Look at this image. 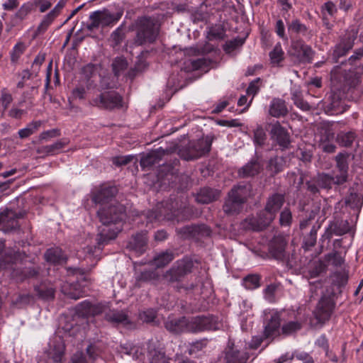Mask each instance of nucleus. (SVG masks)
<instances>
[{"label":"nucleus","mask_w":363,"mask_h":363,"mask_svg":"<svg viewBox=\"0 0 363 363\" xmlns=\"http://www.w3.org/2000/svg\"><path fill=\"white\" fill-rule=\"evenodd\" d=\"M261 169V165L257 162H250L246 165H245L242 169L239 171V174L242 177H252L257 174Z\"/></svg>","instance_id":"nucleus-27"},{"label":"nucleus","mask_w":363,"mask_h":363,"mask_svg":"<svg viewBox=\"0 0 363 363\" xmlns=\"http://www.w3.org/2000/svg\"><path fill=\"white\" fill-rule=\"evenodd\" d=\"M66 140H59L52 145H46L43 147V152L50 155H56L67 145Z\"/></svg>","instance_id":"nucleus-31"},{"label":"nucleus","mask_w":363,"mask_h":363,"mask_svg":"<svg viewBox=\"0 0 363 363\" xmlns=\"http://www.w3.org/2000/svg\"><path fill=\"white\" fill-rule=\"evenodd\" d=\"M65 350V343L61 337L55 335L50 340L48 354L55 362L62 361Z\"/></svg>","instance_id":"nucleus-11"},{"label":"nucleus","mask_w":363,"mask_h":363,"mask_svg":"<svg viewBox=\"0 0 363 363\" xmlns=\"http://www.w3.org/2000/svg\"><path fill=\"white\" fill-rule=\"evenodd\" d=\"M56 0H34V4L39 6L40 11L43 13L50 8Z\"/></svg>","instance_id":"nucleus-50"},{"label":"nucleus","mask_w":363,"mask_h":363,"mask_svg":"<svg viewBox=\"0 0 363 363\" xmlns=\"http://www.w3.org/2000/svg\"><path fill=\"white\" fill-rule=\"evenodd\" d=\"M18 6V2L16 0H7L4 4L3 6L6 10H11L16 8Z\"/></svg>","instance_id":"nucleus-64"},{"label":"nucleus","mask_w":363,"mask_h":363,"mask_svg":"<svg viewBox=\"0 0 363 363\" xmlns=\"http://www.w3.org/2000/svg\"><path fill=\"white\" fill-rule=\"evenodd\" d=\"M60 133H59V130H57V129H52V130H46V131H43V133H40V136H39V138L42 140H47L50 138H54V137H56L57 135H59Z\"/></svg>","instance_id":"nucleus-56"},{"label":"nucleus","mask_w":363,"mask_h":363,"mask_svg":"<svg viewBox=\"0 0 363 363\" xmlns=\"http://www.w3.org/2000/svg\"><path fill=\"white\" fill-rule=\"evenodd\" d=\"M116 193V189L113 186H101L100 189L94 194L92 201L96 204L106 206L111 202L112 199Z\"/></svg>","instance_id":"nucleus-13"},{"label":"nucleus","mask_w":363,"mask_h":363,"mask_svg":"<svg viewBox=\"0 0 363 363\" xmlns=\"http://www.w3.org/2000/svg\"><path fill=\"white\" fill-rule=\"evenodd\" d=\"M85 95V89L84 87H77L73 90V96L75 98L83 99Z\"/></svg>","instance_id":"nucleus-63"},{"label":"nucleus","mask_w":363,"mask_h":363,"mask_svg":"<svg viewBox=\"0 0 363 363\" xmlns=\"http://www.w3.org/2000/svg\"><path fill=\"white\" fill-rule=\"evenodd\" d=\"M128 354H132L135 359L143 361V363H170L162 350L152 342L147 343L146 349L134 346Z\"/></svg>","instance_id":"nucleus-3"},{"label":"nucleus","mask_w":363,"mask_h":363,"mask_svg":"<svg viewBox=\"0 0 363 363\" xmlns=\"http://www.w3.org/2000/svg\"><path fill=\"white\" fill-rule=\"evenodd\" d=\"M17 214L11 209L0 213V230L7 231L17 226Z\"/></svg>","instance_id":"nucleus-16"},{"label":"nucleus","mask_w":363,"mask_h":363,"mask_svg":"<svg viewBox=\"0 0 363 363\" xmlns=\"http://www.w3.org/2000/svg\"><path fill=\"white\" fill-rule=\"evenodd\" d=\"M322 11L324 15L327 13L328 15L333 16L336 12L337 9L333 2L328 1L323 6Z\"/></svg>","instance_id":"nucleus-55"},{"label":"nucleus","mask_w":363,"mask_h":363,"mask_svg":"<svg viewBox=\"0 0 363 363\" xmlns=\"http://www.w3.org/2000/svg\"><path fill=\"white\" fill-rule=\"evenodd\" d=\"M240 201L241 200H236L235 198L228 195V198L223 206L224 211L228 214L238 213L241 210L242 206Z\"/></svg>","instance_id":"nucleus-28"},{"label":"nucleus","mask_w":363,"mask_h":363,"mask_svg":"<svg viewBox=\"0 0 363 363\" xmlns=\"http://www.w3.org/2000/svg\"><path fill=\"white\" fill-rule=\"evenodd\" d=\"M284 160L281 157L272 158L269 162L268 167L273 173H278L283 168Z\"/></svg>","instance_id":"nucleus-38"},{"label":"nucleus","mask_w":363,"mask_h":363,"mask_svg":"<svg viewBox=\"0 0 363 363\" xmlns=\"http://www.w3.org/2000/svg\"><path fill=\"white\" fill-rule=\"evenodd\" d=\"M174 258L171 252H162L154 259V264L157 267H162L169 264Z\"/></svg>","instance_id":"nucleus-32"},{"label":"nucleus","mask_w":363,"mask_h":363,"mask_svg":"<svg viewBox=\"0 0 363 363\" xmlns=\"http://www.w3.org/2000/svg\"><path fill=\"white\" fill-rule=\"evenodd\" d=\"M291 220V213L290 211L285 209L280 214V223L281 225H289Z\"/></svg>","instance_id":"nucleus-52"},{"label":"nucleus","mask_w":363,"mask_h":363,"mask_svg":"<svg viewBox=\"0 0 363 363\" xmlns=\"http://www.w3.org/2000/svg\"><path fill=\"white\" fill-rule=\"evenodd\" d=\"M157 162L156 152H151L143 157L140 160V165L145 168L150 167Z\"/></svg>","instance_id":"nucleus-42"},{"label":"nucleus","mask_w":363,"mask_h":363,"mask_svg":"<svg viewBox=\"0 0 363 363\" xmlns=\"http://www.w3.org/2000/svg\"><path fill=\"white\" fill-rule=\"evenodd\" d=\"M133 156H119L113 158V163L117 166H122L128 164L132 160Z\"/></svg>","instance_id":"nucleus-53"},{"label":"nucleus","mask_w":363,"mask_h":363,"mask_svg":"<svg viewBox=\"0 0 363 363\" xmlns=\"http://www.w3.org/2000/svg\"><path fill=\"white\" fill-rule=\"evenodd\" d=\"M93 104L105 108H114L122 106V97L116 91L104 92L93 101Z\"/></svg>","instance_id":"nucleus-10"},{"label":"nucleus","mask_w":363,"mask_h":363,"mask_svg":"<svg viewBox=\"0 0 363 363\" xmlns=\"http://www.w3.org/2000/svg\"><path fill=\"white\" fill-rule=\"evenodd\" d=\"M156 317V312L155 311L150 309L147 310L146 311L143 312V313L140 314V318L145 321V322H152L155 320Z\"/></svg>","instance_id":"nucleus-54"},{"label":"nucleus","mask_w":363,"mask_h":363,"mask_svg":"<svg viewBox=\"0 0 363 363\" xmlns=\"http://www.w3.org/2000/svg\"><path fill=\"white\" fill-rule=\"evenodd\" d=\"M266 134L262 128H257L254 132V141L257 145H262L265 140Z\"/></svg>","instance_id":"nucleus-48"},{"label":"nucleus","mask_w":363,"mask_h":363,"mask_svg":"<svg viewBox=\"0 0 363 363\" xmlns=\"http://www.w3.org/2000/svg\"><path fill=\"white\" fill-rule=\"evenodd\" d=\"M306 26L301 23L299 20H293L288 24V30L293 33H304L306 32Z\"/></svg>","instance_id":"nucleus-35"},{"label":"nucleus","mask_w":363,"mask_h":363,"mask_svg":"<svg viewBox=\"0 0 363 363\" xmlns=\"http://www.w3.org/2000/svg\"><path fill=\"white\" fill-rule=\"evenodd\" d=\"M260 278L257 274L248 275L243 279L242 284L247 289H254L259 286Z\"/></svg>","instance_id":"nucleus-33"},{"label":"nucleus","mask_w":363,"mask_h":363,"mask_svg":"<svg viewBox=\"0 0 363 363\" xmlns=\"http://www.w3.org/2000/svg\"><path fill=\"white\" fill-rule=\"evenodd\" d=\"M283 195L274 194L270 196L266 203L264 211L258 216L257 218L246 219L245 226L255 231H259L268 226L274 219L277 213L284 204Z\"/></svg>","instance_id":"nucleus-2"},{"label":"nucleus","mask_w":363,"mask_h":363,"mask_svg":"<svg viewBox=\"0 0 363 363\" xmlns=\"http://www.w3.org/2000/svg\"><path fill=\"white\" fill-rule=\"evenodd\" d=\"M119 18L120 16L116 17L107 10L96 11L90 14L87 28L91 30L99 26H108L116 23Z\"/></svg>","instance_id":"nucleus-9"},{"label":"nucleus","mask_w":363,"mask_h":363,"mask_svg":"<svg viewBox=\"0 0 363 363\" xmlns=\"http://www.w3.org/2000/svg\"><path fill=\"white\" fill-rule=\"evenodd\" d=\"M284 52L280 43H277L269 52L270 62L273 66H279L284 60Z\"/></svg>","instance_id":"nucleus-29"},{"label":"nucleus","mask_w":363,"mask_h":363,"mask_svg":"<svg viewBox=\"0 0 363 363\" xmlns=\"http://www.w3.org/2000/svg\"><path fill=\"white\" fill-rule=\"evenodd\" d=\"M301 328V323H299L298 321H290L283 325L281 328V331L283 334L286 335H289L299 330Z\"/></svg>","instance_id":"nucleus-34"},{"label":"nucleus","mask_w":363,"mask_h":363,"mask_svg":"<svg viewBox=\"0 0 363 363\" xmlns=\"http://www.w3.org/2000/svg\"><path fill=\"white\" fill-rule=\"evenodd\" d=\"M97 71V67L95 65L88 64L82 68V74L87 79L93 77Z\"/></svg>","instance_id":"nucleus-49"},{"label":"nucleus","mask_w":363,"mask_h":363,"mask_svg":"<svg viewBox=\"0 0 363 363\" xmlns=\"http://www.w3.org/2000/svg\"><path fill=\"white\" fill-rule=\"evenodd\" d=\"M157 34L158 27L154 21L149 18H143L139 21L135 43L138 45L152 43L156 39Z\"/></svg>","instance_id":"nucleus-6"},{"label":"nucleus","mask_w":363,"mask_h":363,"mask_svg":"<svg viewBox=\"0 0 363 363\" xmlns=\"http://www.w3.org/2000/svg\"><path fill=\"white\" fill-rule=\"evenodd\" d=\"M72 363H86L82 352H77L72 359Z\"/></svg>","instance_id":"nucleus-62"},{"label":"nucleus","mask_w":363,"mask_h":363,"mask_svg":"<svg viewBox=\"0 0 363 363\" xmlns=\"http://www.w3.org/2000/svg\"><path fill=\"white\" fill-rule=\"evenodd\" d=\"M291 48L294 50L291 51L292 55L296 56L301 60H308L312 55L311 48L301 41H296L293 43Z\"/></svg>","instance_id":"nucleus-21"},{"label":"nucleus","mask_w":363,"mask_h":363,"mask_svg":"<svg viewBox=\"0 0 363 363\" xmlns=\"http://www.w3.org/2000/svg\"><path fill=\"white\" fill-rule=\"evenodd\" d=\"M213 138L207 135L196 141H191L186 147L179 150V155L185 160L196 159L206 153L211 149Z\"/></svg>","instance_id":"nucleus-5"},{"label":"nucleus","mask_w":363,"mask_h":363,"mask_svg":"<svg viewBox=\"0 0 363 363\" xmlns=\"http://www.w3.org/2000/svg\"><path fill=\"white\" fill-rule=\"evenodd\" d=\"M191 17L194 21H204L208 18V6L202 4L199 8L191 12Z\"/></svg>","instance_id":"nucleus-30"},{"label":"nucleus","mask_w":363,"mask_h":363,"mask_svg":"<svg viewBox=\"0 0 363 363\" xmlns=\"http://www.w3.org/2000/svg\"><path fill=\"white\" fill-rule=\"evenodd\" d=\"M191 69L192 70H198L202 69L204 70L207 67V62L204 58H198L196 60H191L190 62Z\"/></svg>","instance_id":"nucleus-46"},{"label":"nucleus","mask_w":363,"mask_h":363,"mask_svg":"<svg viewBox=\"0 0 363 363\" xmlns=\"http://www.w3.org/2000/svg\"><path fill=\"white\" fill-rule=\"evenodd\" d=\"M43 125L42 121H33L26 128L20 129L18 132L20 138L23 139L34 134Z\"/></svg>","instance_id":"nucleus-26"},{"label":"nucleus","mask_w":363,"mask_h":363,"mask_svg":"<svg viewBox=\"0 0 363 363\" xmlns=\"http://www.w3.org/2000/svg\"><path fill=\"white\" fill-rule=\"evenodd\" d=\"M45 258L47 262L55 264H63L67 259L62 250L59 247L48 249L45 254Z\"/></svg>","instance_id":"nucleus-23"},{"label":"nucleus","mask_w":363,"mask_h":363,"mask_svg":"<svg viewBox=\"0 0 363 363\" xmlns=\"http://www.w3.org/2000/svg\"><path fill=\"white\" fill-rule=\"evenodd\" d=\"M248 356L245 352H240L234 348L233 344H228L225 352L224 360L225 363H245Z\"/></svg>","instance_id":"nucleus-15"},{"label":"nucleus","mask_w":363,"mask_h":363,"mask_svg":"<svg viewBox=\"0 0 363 363\" xmlns=\"http://www.w3.org/2000/svg\"><path fill=\"white\" fill-rule=\"evenodd\" d=\"M309 274L310 277H315L318 276L325 269V265L320 261H314L310 264Z\"/></svg>","instance_id":"nucleus-37"},{"label":"nucleus","mask_w":363,"mask_h":363,"mask_svg":"<svg viewBox=\"0 0 363 363\" xmlns=\"http://www.w3.org/2000/svg\"><path fill=\"white\" fill-rule=\"evenodd\" d=\"M111 38L116 45H118L122 41L123 38L122 30L120 28H117L112 33Z\"/></svg>","instance_id":"nucleus-57"},{"label":"nucleus","mask_w":363,"mask_h":363,"mask_svg":"<svg viewBox=\"0 0 363 363\" xmlns=\"http://www.w3.org/2000/svg\"><path fill=\"white\" fill-rule=\"evenodd\" d=\"M337 167L333 171V177L335 184H340L346 182L347 177L348 164L344 155L339 154L336 157Z\"/></svg>","instance_id":"nucleus-12"},{"label":"nucleus","mask_w":363,"mask_h":363,"mask_svg":"<svg viewBox=\"0 0 363 363\" xmlns=\"http://www.w3.org/2000/svg\"><path fill=\"white\" fill-rule=\"evenodd\" d=\"M76 311L80 316H88L92 312V306L89 301H83L76 306Z\"/></svg>","instance_id":"nucleus-36"},{"label":"nucleus","mask_w":363,"mask_h":363,"mask_svg":"<svg viewBox=\"0 0 363 363\" xmlns=\"http://www.w3.org/2000/svg\"><path fill=\"white\" fill-rule=\"evenodd\" d=\"M25 113L26 111L24 110L13 107L9 111L8 115L11 118L19 119Z\"/></svg>","instance_id":"nucleus-58"},{"label":"nucleus","mask_w":363,"mask_h":363,"mask_svg":"<svg viewBox=\"0 0 363 363\" xmlns=\"http://www.w3.org/2000/svg\"><path fill=\"white\" fill-rule=\"evenodd\" d=\"M186 333H199L204 330H216L218 323L213 317L194 316L186 318Z\"/></svg>","instance_id":"nucleus-7"},{"label":"nucleus","mask_w":363,"mask_h":363,"mask_svg":"<svg viewBox=\"0 0 363 363\" xmlns=\"http://www.w3.org/2000/svg\"><path fill=\"white\" fill-rule=\"evenodd\" d=\"M317 182L322 188H329L333 184H335L333 177L327 174H319Z\"/></svg>","instance_id":"nucleus-39"},{"label":"nucleus","mask_w":363,"mask_h":363,"mask_svg":"<svg viewBox=\"0 0 363 363\" xmlns=\"http://www.w3.org/2000/svg\"><path fill=\"white\" fill-rule=\"evenodd\" d=\"M147 244L146 232L137 233L132 238L128 243V247L134 251L138 255L143 254L145 251Z\"/></svg>","instance_id":"nucleus-18"},{"label":"nucleus","mask_w":363,"mask_h":363,"mask_svg":"<svg viewBox=\"0 0 363 363\" xmlns=\"http://www.w3.org/2000/svg\"><path fill=\"white\" fill-rule=\"evenodd\" d=\"M220 192L210 188H203L197 194L196 200L201 203H208L217 199Z\"/></svg>","instance_id":"nucleus-24"},{"label":"nucleus","mask_w":363,"mask_h":363,"mask_svg":"<svg viewBox=\"0 0 363 363\" xmlns=\"http://www.w3.org/2000/svg\"><path fill=\"white\" fill-rule=\"evenodd\" d=\"M335 296L333 286H326L314 311V315L319 323H324L330 318L336 304Z\"/></svg>","instance_id":"nucleus-4"},{"label":"nucleus","mask_w":363,"mask_h":363,"mask_svg":"<svg viewBox=\"0 0 363 363\" xmlns=\"http://www.w3.org/2000/svg\"><path fill=\"white\" fill-rule=\"evenodd\" d=\"M275 31L279 37L281 39L287 40L288 38L285 34V26L282 20L279 19L276 23Z\"/></svg>","instance_id":"nucleus-51"},{"label":"nucleus","mask_w":363,"mask_h":363,"mask_svg":"<svg viewBox=\"0 0 363 363\" xmlns=\"http://www.w3.org/2000/svg\"><path fill=\"white\" fill-rule=\"evenodd\" d=\"M269 113L275 118L286 116L288 113V108L285 101L278 98L273 99L270 103Z\"/></svg>","instance_id":"nucleus-19"},{"label":"nucleus","mask_w":363,"mask_h":363,"mask_svg":"<svg viewBox=\"0 0 363 363\" xmlns=\"http://www.w3.org/2000/svg\"><path fill=\"white\" fill-rule=\"evenodd\" d=\"M161 213H164L166 219L176 220L177 222L190 219L193 216L190 208L186 205H179L178 201L167 203Z\"/></svg>","instance_id":"nucleus-8"},{"label":"nucleus","mask_w":363,"mask_h":363,"mask_svg":"<svg viewBox=\"0 0 363 363\" xmlns=\"http://www.w3.org/2000/svg\"><path fill=\"white\" fill-rule=\"evenodd\" d=\"M328 260H333V264L337 266L343 262L342 257L337 253H333L328 255Z\"/></svg>","instance_id":"nucleus-61"},{"label":"nucleus","mask_w":363,"mask_h":363,"mask_svg":"<svg viewBox=\"0 0 363 363\" xmlns=\"http://www.w3.org/2000/svg\"><path fill=\"white\" fill-rule=\"evenodd\" d=\"M262 342V337L255 336L252 338L250 342L249 343V347L250 349H257L260 346Z\"/></svg>","instance_id":"nucleus-60"},{"label":"nucleus","mask_w":363,"mask_h":363,"mask_svg":"<svg viewBox=\"0 0 363 363\" xmlns=\"http://www.w3.org/2000/svg\"><path fill=\"white\" fill-rule=\"evenodd\" d=\"M165 328L169 332L175 334L186 333V317L169 318L165 323Z\"/></svg>","instance_id":"nucleus-20"},{"label":"nucleus","mask_w":363,"mask_h":363,"mask_svg":"<svg viewBox=\"0 0 363 363\" xmlns=\"http://www.w3.org/2000/svg\"><path fill=\"white\" fill-rule=\"evenodd\" d=\"M252 194V188L250 184L238 185L235 186L231 191L228 194L236 200H241L240 202L243 204L247 199Z\"/></svg>","instance_id":"nucleus-22"},{"label":"nucleus","mask_w":363,"mask_h":363,"mask_svg":"<svg viewBox=\"0 0 363 363\" xmlns=\"http://www.w3.org/2000/svg\"><path fill=\"white\" fill-rule=\"evenodd\" d=\"M98 216L104 228L100 230L98 236V243L104 245L108 241L115 239L118 233L121 231L123 221L125 217V209L122 205L104 206L98 211Z\"/></svg>","instance_id":"nucleus-1"},{"label":"nucleus","mask_w":363,"mask_h":363,"mask_svg":"<svg viewBox=\"0 0 363 363\" xmlns=\"http://www.w3.org/2000/svg\"><path fill=\"white\" fill-rule=\"evenodd\" d=\"M12 101L13 98L11 94L6 91V89H3L1 91L0 101L4 110H6L9 107Z\"/></svg>","instance_id":"nucleus-47"},{"label":"nucleus","mask_w":363,"mask_h":363,"mask_svg":"<svg viewBox=\"0 0 363 363\" xmlns=\"http://www.w3.org/2000/svg\"><path fill=\"white\" fill-rule=\"evenodd\" d=\"M105 318L108 322L113 324H127L128 319L126 313L123 311L116 310H109L105 314Z\"/></svg>","instance_id":"nucleus-25"},{"label":"nucleus","mask_w":363,"mask_h":363,"mask_svg":"<svg viewBox=\"0 0 363 363\" xmlns=\"http://www.w3.org/2000/svg\"><path fill=\"white\" fill-rule=\"evenodd\" d=\"M294 104L301 110L306 111L311 109V106L308 102L305 101L303 98L294 102Z\"/></svg>","instance_id":"nucleus-59"},{"label":"nucleus","mask_w":363,"mask_h":363,"mask_svg":"<svg viewBox=\"0 0 363 363\" xmlns=\"http://www.w3.org/2000/svg\"><path fill=\"white\" fill-rule=\"evenodd\" d=\"M25 50V45L23 43H18L15 45L11 52V59L13 62L18 60Z\"/></svg>","instance_id":"nucleus-44"},{"label":"nucleus","mask_w":363,"mask_h":363,"mask_svg":"<svg viewBox=\"0 0 363 363\" xmlns=\"http://www.w3.org/2000/svg\"><path fill=\"white\" fill-rule=\"evenodd\" d=\"M113 69L115 72L116 75H118L119 72L123 69H125L127 67V62L123 57H116L113 64Z\"/></svg>","instance_id":"nucleus-43"},{"label":"nucleus","mask_w":363,"mask_h":363,"mask_svg":"<svg viewBox=\"0 0 363 363\" xmlns=\"http://www.w3.org/2000/svg\"><path fill=\"white\" fill-rule=\"evenodd\" d=\"M280 316L277 312L270 313L269 322L264 327V335L266 337H274L279 335Z\"/></svg>","instance_id":"nucleus-17"},{"label":"nucleus","mask_w":363,"mask_h":363,"mask_svg":"<svg viewBox=\"0 0 363 363\" xmlns=\"http://www.w3.org/2000/svg\"><path fill=\"white\" fill-rule=\"evenodd\" d=\"M258 91H259V86H257V82H251L249 86L247 89V94L248 95H251L252 96V99L248 102V104L246 105V106H245V108L242 109L241 113L245 112L249 108V107L251 105V103L252 101V99H253L254 96L257 94Z\"/></svg>","instance_id":"nucleus-41"},{"label":"nucleus","mask_w":363,"mask_h":363,"mask_svg":"<svg viewBox=\"0 0 363 363\" xmlns=\"http://www.w3.org/2000/svg\"><path fill=\"white\" fill-rule=\"evenodd\" d=\"M57 16L55 14V11H50L43 18L42 22L39 26V29L45 30L52 23V22Z\"/></svg>","instance_id":"nucleus-45"},{"label":"nucleus","mask_w":363,"mask_h":363,"mask_svg":"<svg viewBox=\"0 0 363 363\" xmlns=\"http://www.w3.org/2000/svg\"><path fill=\"white\" fill-rule=\"evenodd\" d=\"M271 136L283 148L287 147L290 143V137L288 132L279 123L272 125Z\"/></svg>","instance_id":"nucleus-14"},{"label":"nucleus","mask_w":363,"mask_h":363,"mask_svg":"<svg viewBox=\"0 0 363 363\" xmlns=\"http://www.w3.org/2000/svg\"><path fill=\"white\" fill-rule=\"evenodd\" d=\"M355 138L354 133L352 132L341 133L338 135L337 139L339 140V143L342 146H350L353 143L354 140Z\"/></svg>","instance_id":"nucleus-40"}]
</instances>
